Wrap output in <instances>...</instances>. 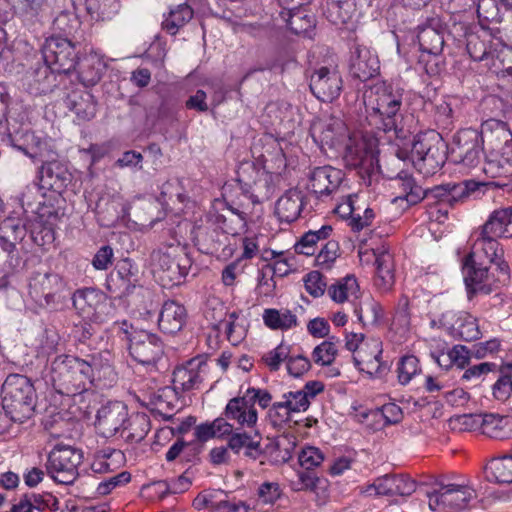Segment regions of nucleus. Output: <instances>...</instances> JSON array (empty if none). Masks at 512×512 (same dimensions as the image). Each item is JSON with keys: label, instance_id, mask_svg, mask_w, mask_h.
<instances>
[{"label": "nucleus", "instance_id": "f257e3e1", "mask_svg": "<svg viewBox=\"0 0 512 512\" xmlns=\"http://www.w3.org/2000/svg\"><path fill=\"white\" fill-rule=\"evenodd\" d=\"M246 224L245 212L234 208L225 200L215 199L209 211L195 223L192 230L193 239L202 252L226 259L231 257L236 249L231 244H225L228 235L239 234L245 229Z\"/></svg>", "mask_w": 512, "mask_h": 512}, {"label": "nucleus", "instance_id": "f03ea898", "mask_svg": "<svg viewBox=\"0 0 512 512\" xmlns=\"http://www.w3.org/2000/svg\"><path fill=\"white\" fill-rule=\"evenodd\" d=\"M403 94L402 88L385 81L377 82L364 91L366 120L373 129L393 132L397 138L405 137L403 128H399Z\"/></svg>", "mask_w": 512, "mask_h": 512}, {"label": "nucleus", "instance_id": "7ed1b4c3", "mask_svg": "<svg viewBox=\"0 0 512 512\" xmlns=\"http://www.w3.org/2000/svg\"><path fill=\"white\" fill-rule=\"evenodd\" d=\"M152 261L154 275L164 288L182 284L192 267L186 247L176 237H172L170 242H163L152 253Z\"/></svg>", "mask_w": 512, "mask_h": 512}, {"label": "nucleus", "instance_id": "20e7f679", "mask_svg": "<svg viewBox=\"0 0 512 512\" xmlns=\"http://www.w3.org/2000/svg\"><path fill=\"white\" fill-rule=\"evenodd\" d=\"M42 54L46 67L39 69L36 75L38 89L46 93L55 86V73L68 74L75 69L77 52L68 38L52 36L45 41Z\"/></svg>", "mask_w": 512, "mask_h": 512}, {"label": "nucleus", "instance_id": "39448f33", "mask_svg": "<svg viewBox=\"0 0 512 512\" xmlns=\"http://www.w3.org/2000/svg\"><path fill=\"white\" fill-rule=\"evenodd\" d=\"M90 371L86 360L62 354L51 361L49 379L59 394L76 396L88 390Z\"/></svg>", "mask_w": 512, "mask_h": 512}, {"label": "nucleus", "instance_id": "423d86ee", "mask_svg": "<svg viewBox=\"0 0 512 512\" xmlns=\"http://www.w3.org/2000/svg\"><path fill=\"white\" fill-rule=\"evenodd\" d=\"M1 393L3 408L10 414L11 421L22 423L30 418L35 407V390L26 376L8 375Z\"/></svg>", "mask_w": 512, "mask_h": 512}, {"label": "nucleus", "instance_id": "0eeeda50", "mask_svg": "<svg viewBox=\"0 0 512 512\" xmlns=\"http://www.w3.org/2000/svg\"><path fill=\"white\" fill-rule=\"evenodd\" d=\"M447 145L434 130L417 134L412 141L411 159L425 176L435 174L446 161Z\"/></svg>", "mask_w": 512, "mask_h": 512}, {"label": "nucleus", "instance_id": "6e6552de", "mask_svg": "<svg viewBox=\"0 0 512 512\" xmlns=\"http://www.w3.org/2000/svg\"><path fill=\"white\" fill-rule=\"evenodd\" d=\"M376 142L371 136L354 134L346 144L343 156L346 166L358 170L362 178L379 172Z\"/></svg>", "mask_w": 512, "mask_h": 512}, {"label": "nucleus", "instance_id": "1a4fd4ad", "mask_svg": "<svg viewBox=\"0 0 512 512\" xmlns=\"http://www.w3.org/2000/svg\"><path fill=\"white\" fill-rule=\"evenodd\" d=\"M484 140L476 129H462L452 138L449 146V156L455 164L466 169L478 167L484 157Z\"/></svg>", "mask_w": 512, "mask_h": 512}, {"label": "nucleus", "instance_id": "9d476101", "mask_svg": "<svg viewBox=\"0 0 512 512\" xmlns=\"http://www.w3.org/2000/svg\"><path fill=\"white\" fill-rule=\"evenodd\" d=\"M82 460L81 450L71 446L58 445L49 453L46 469L54 481L70 485L79 476L78 467Z\"/></svg>", "mask_w": 512, "mask_h": 512}, {"label": "nucleus", "instance_id": "9b49d317", "mask_svg": "<svg viewBox=\"0 0 512 512\" xmlns=\"http://www.w3.org/2000/svg\"><path fill=\"white\" fill-rule=\"evenodd\" d=\"M129 354L149 371L157 370L164 355V344L154 333L146 330L134 331L129 337Z\"/></svg>", "mask_w": 512, "mask_h": 512}, {"label": "nucleus", "instance_id": "f8f14e48", "mask_svg": "<svg viewBox=\"0 0 512 512\" xmlns=\"http://www.w3.org/2000/svg\"><path fill=\"white\" fill-rule=\"evenodd\" d=\"M462 269L469 300H472L476 294L492 293L500 281L494 273L490 272V268L484 261L472 258V256L464 258Z\"/></svg>", "mask_w": 512, "mask_h": 512}, {"label": "nucleus", "instance_id": "ddd939ff", "mask_svg": "<svg viewBox=\"0 0 512 512\" xmlns=\"http://www.w3.org/2000/svg\"><path fill=\"white\" fill-rule=\"evenodd\" d=\"M438 488L428 492L429 508L436 510L438 507L450 509H465L476 498L475 490L466 484L440 482Z\"/></svg>", "mask_w": 512, "mask_h": 512}, {"label": "nucleus", "instance_id": "4468645a", "mask_svg": "<svg viewBox=\"0 0 512 512\" xmlns=\"http://www.w3.org/2000/svg\"><path fill=\"white\" fill-rule=\"evenodd\" d=\"M342 87V77L336 67H319L310 76L309 88L322 102H332L338 98Z\"/></svg>", "mask_w": 512, "mask_h": 512}, {"label": "nucleus", "instance_id": "2eb2a0df", "mask_svg": "<svg viewBox=\"0 0 512 512\" xmlns=\"http://www.w3.org/2000/svg\"><path fill=\"white\" fill-rule=\"evenodd\" d=\"M209 374L208 364L201 357L190 359L175 368L173 372V388L177 392H189L200 389Z\"/></svg>", "mask_w": 512, "mask_h": 512}, {"label": "nucleus", "instance_id": "dca6fc26", "mask_svg": "<svg viewBox=\"0 0 512 512\" xmlns=\"http://www.w3.org/2000/svg\"><path fill=\"white\" fill-rule=\"evenodd\" d=\"M73 306L82 318L102 322L109 303L103 292L94 288H85L74 293Z\"/></svg>", "mask_w": 512, "mask_h": 512}, {"label": "nucleus", "instance_id": "f3484780", "mask_svg": "<svg viewBox=\"0 0 512 512\" xmlns=\"http://www.w3.org/2000/svg\"><path fill=\"white\" fill-rule=\"evenodd\" d=\"M382 352L380 339L368 338L353 355L354 365L361 372L380 377L388 370V365L381 361Z\"/></svg>", "mask_w": 512, "mask_h": 512}, {"label": "nucleus", "instance_id": "a211bd4d", "mask_svg": "<svg viewBox=\"0 0 512 512\" xmlns=\"http://www.w3.org/2000/svg\"><path fill=\"white\" fill-rule=\"evenodd\" d=\"M379 70V58L371 48L357 43L351 47L349 72L353 78L364 82L378 75Z\"/></svg>", "mask_w": 512, "mask_h": 512}, {"label": "nucleus", "instance_id": "6ab92c4d", "mask_svg": "<svg viewBox=\"0 0 512 512\" xmlns=\"http://www.w3.org/2000/svg\"><path fill=\"white\" fill-rule=\"evenodd\" d=\"M128 420V409L123 402L115 401L102 406L97 412L96 428L100 435L110 438L120 436Z\"/></svg>", "mask_w": 512, "mask_h": 512}, {"label": "nucleus", "instance_id": "aec40b11", "mask_svg": "<svg viewBox=\"0 0 512 512\" xmlns=\"http://www.w3.org/2000/svg\"><path fill=\"white\" fill-rule=\"evenodd\" d=\"M61 287L62 280L58 274L35 272L29 281V294L41 306H49Z\"/></svg>", "mask_w": 512, "mask_h": 512}, {"label": "nucleus", "instance_id": "412c9836", "mask_svg": "<svg viewBox=\"0 0 512 512\" xmlns=\"http://www.w3.org/2000/svg\"><path fill=\"white\" fill-rule=\"evenodd\" d=\"M343 178L340 169L329 165L315 167L309 174V188L318 198L329 196L339 189Z\"/></svg>", "mask_w": 512, "mask_h": 512}, {"label": "nucleus", "instance_id": "4be33fe9", "mask_svg": "<svg viewBox=\"0 0 512 512\" xmlns=\"http://www.w3.org/2000/svg\"><path fill=\"white\" fill-rule=\"evenodd\" d=\"M90 368L88 386L96 383L102 386H112L117 380V373L113 366V356L109 351H102L90 355L85 359Z\"/></svg>", "mask_w": 512, "mask_h": 512}, {"label": "nucleus", "instance_id": "5701e85b", "mask_svg": "<svg viewBox=\"0 0 512 512\" xmlns=\"http://www.w3.org/2000/svg\"><path fill=\"white\" fill-rule=\"evenodd\" d=\"M467 256H472V258L481 261H484L485 258L489 263L496 264L504 277L503 281L508 279V266L502 260L503 250L500 248L497 237L481 235L480 232L473 244L472 251Z\"/></svg>", "mask_w": 512, "mask_h": 512}, {"label": "nucleus", "instance_id": "b1692460", "mask_svg": "<svg viewBox=\"0 0 512 512\" xmlns=\"http://www.w3.org/2000/svg\"><path fill=\"white\" fill-rule=\"evenodd\" d=\"M256 178L252 183L246 181L242 175H239L238 182L244 195L254 204L261 203L271 198L276 190L274 175L267 171H256Z\"/></svg>", "mask_w": 512, "mask_h": 512}, {"label": "nucleus", "instance_id": "393cba45", "mask_svg": "<svg viewBox=\"0 0 512 512\" xmlns=\"http://www.w3.org/2000/svg\"><path fill=\"white\" fill-rule=\"evenodd\" d=\"M106 67L103 56L96 52L84 55L75 63L78 79L85 87L96 85L101 80Z\"/></svg>", "mask_w": 512, "mask_h": 512}, {"label": "nucleus", "instance_id": "a878e982", "mask_svg": "<svg viewBox=\"0 0 512 512\" xmlns=\"http://www.w3.org/2000/svg\"><path fill=\"white\" fill-rule=\"evenodd\" d=\"M373 254L376 265L375 286L381 292H388L395 283L393 255L385 246L374 249Z\"/></svg>", "mask_w": 512, "mask_h": 512}, {"label": "nucleus", "instance_id": "bb28decb", "mask_svg": "<svg viewBox=\"0 0 512 512\" xmlns=\"http://www.w3.org/2000/svg\"><path fill=\"white\" fill-rule=\"evenodd\" d=\"M226 419L236 421L240 426L253 427L258 420L257 410L251 403V398L245 393L241 397L230 399L224 409Z\"/></svg>", "mask_w": 512, "mask_h": 512}, {"label": "nucleus", "instance_id": "cd10ccee", "mask_svg": "<svg viewBox=\"0 0 512 512\" xmlns=\"http://www.w3.org/2000/svg\"><path fill=\"white\" fill-rule=\"evenodd\" d=\"M186 320V308L174 300H168L160 311L158 326L166 334H176L183 328Z\"/></svg>", "mask_w": 512, "mask_h": 512}, {"label": "nucleus", "instance_id": "c85d7f7f", "mask_svg": "<svg viewBox=\"0 0 512 512\" xmlns=\"http://www.w3.org/2000/svg\"><path fill=\"white\" fill-rule=\"evenodd\" d=\"M304 196L297 189H289L276 202L275 214L281 222L291 223L298 219L303 208Z\"/></svg>", "mask_w": 512, "mask_h": 512}, {"label": "nucleus", "instance_id": "c756f323", "mask_svg": "<svg viewBox=\"0 0 512 512\" xmlns=\"http://www.w3.org/2000/svg\"><path fill=\"white\" fill-rule=\"evenodd\" d=\"M11 8L23 23H40L49 9L48 0H12Z\"/></svg>", "mask_w": 512, "mask_h": 512}, {"label": "nucleus", "instance_id": "7c9ffc66", "mask_svg": "<svg viewBox=\"0 0 512 512\" xmlns=\"http://www.w3.org/2000/svg\"><path fill=\"white\" fill-rule=\"evenodd\" d=\"M228 447L235 454H239L243 450L244 455L253 460L263 455L259 433L250 435L246 432L235 431L228 438Z\"/></svg>", "mask_w": 512, "mask_h": 512}, {"label": "nucleus", "instance_id": "2f4dec72", "mask_svg": "<svg viewBox=\"0 0 512 512\" xmlns=\"http://www.w3.org/2000/svg\"><path fill=\"white\" fill-rule=\"evenodd\" d=\"M66 105L75 113L79 121H90L97 112L95 98L87 91L73 92L67 97Z\"/></svg>", "mask_w": 512, "mask_h": 512}, {"label": "nucleus", "instance_id": "473e14b6", "mask_svg": "<svg viewBox=\"0 0 512 512\" xmlns=\"http://www.w3.org/2000/svg\"><path fill=\"white\" fill-rule=\"evenodd\" d=\"M482 433L490 438L504 440L512 436V417L484 414Z\"/></svg>", "mask_w": 512, "mask_h": 512}, {"label": "nucleus", "instance_id": "72a5a7b5", "mask_svg": "<svg viewBox=\"0 0 512 512\" xmlns=\"http://www.w3.org/2000/svg\"><path fill=\"white\" fill-rule=\"evenodd\" d=\"M358 0H328L327 18L335 25L347 24L358 13Z\"/></svg>", "mask_w": 512, "mask_h": 512}, {"label": "nucleus", "instance_id": "f704fd0d", "mask_svg": "<svg viewBox=\"0 0 512 512\" xmlns=\"http://www.w3.org/2000/svg\"><path fill=\"white\" fill-rule=\"evenodd\" d=\"M327 292L334 302L343 303L348 301L354 305V301L359 298L360 289L356 278L348 275L330 285Z\"/></svg>", "mask_w": 512, "mask_h": 512}, {"label": "nucleus", "instance_id": "c9c22d12", "mask_svg": "<svg viewBox=\"0 0 512 512\" xmlns=\"http://www.w3.org/2000/svg\"><path fill=\"white\" fill-rule=\"evenodd\" d=\"M150 430V420L144 413L128 415V420L122 428L120 438L127 442L138 443L142 441Z\"/></svg>", "mask_w": 512, "mask_h": 512}, {"label": "nucleus", "instance_id": "e433bc0d", "mask_svg": "<svg viewBox=\"0 0 512 512\" xmlns=\"http://www.w3.org/2000/svg\"><path fill=\"white\" fill-rule=\"evenodd\" d=\"M395 187L399 190L395 200H406L409 205H415L425 198V189L407 173L398 175L395 179Z\"/></svg>", "mask_w": 512, "mask_h": 512}, {"label": "nucleus", "instance_id": "4c0bfd02", "mask_svg": "<svg viewBox=\"0 0 512 512\" xmlns=\"http://www.w3.org/2000/svg\"><path fill=\"white\" fill-rule=\"evenodd\" d=\"M193 9L186 3L172 7L168 14L164 15L162 29L170 35H176L192 18Z\"/></svg>", "mask_w": 512, "mask_h": 512}, {"label": "nucleus", "instance_id": "58836bf2", "mask_svg": "<svg viewBox=\"0 0 512 512\" xmlns=\"http://www.w3.org/2000/svg\"><path fill=\"white\" fill-rule=\"evenodd\" d=\"M98 221L101 226L110 227L128 215L126 204L120 197H113L104 206L98 205Z\"/></svg>", "mask_w": 512, "mask_h": 512}, {"label": "nucleus", "instance_id": "ea45409f", "mask_svg": "<svg viewBox=\"0 0 512 512\" xmlns=\"http://www.w3.org/2000/svg\"><path fill=\"white\" fill-rule=\"evenodd\" d=\"M486 478L499 484L512 483V456L493 458L485 467Z\"/></svg>", "mask_w": 512, "mask_h": 512}, {"label": "nucleus", "instance_id": "a19ab883", "mask_svg": "<svg viewBox=\"0 0 512 512\" xmlns=\"http://www.w3.org/2000/svg\"><path fill=\"white\" fill-rule=\"evenodd\" d=\"M177 401L178 392L171 387L161 388L151 396L153 410L165 420L173 419V413L170 412L175 409Z\"/></svg>", "mask_w": 512, "mask_h": 512}, {"label": "nucleus", "instance_id": "79ce46f5", "mask_svg": "<svg viewBox=\"0 0 512 512\" xmlns=\"http://www.w3.org/2000/svg\"><path fill=\"white\" fill-rule=\"evenodd\" d=\"M124 454L117 449L104 448L97 451L91 463V470L94 473L103 474L112 472L119 468Z\"/></svg>", "mask_w": 512, "mask_h": 512}, {"label": "nucleus", "instance_id": "37998d69", "mask_svg": "<svg viewBox=\"0 0 512 512\" xmlns=\"http://www.w3.org/2000/svg\"><path fill=\"white\" fill-rule=\"evenodd\" d=\"M264 324L272 330H289L298 326L297 316L288 309L268 308L263 312Z\"/></svg>", "mask_w": 512, "mask_h": 512}, {"label": "nucleus", "instance_id": "c03bdc74", "mask_svg": "<svg viewBox=\"0 0 512 512\" xmlns=\"http://www.w3.org/2000/svg\"><path fill=\"white\" fill-rule=\"evenodd\" d=\"M332 231V226L323 225L318 230H310L306 232L295 244V252L306 256L314 255L317 243L319 241L327 240L332 234Z\"/></svg>", "mask_w": 512, "mask_h": 512}, {"label": "nucleus", "instance_id": "a18cd8bd", "mask_svg": "<svg viewBox=\"0 0 512 512\" xmlns=\"http://www.w3.org/2000/svg\"><path fill=\"white\" fill-rule=\"evenodd\" d=\"M353 312L363 326L377 324L383 315L380 303L372 298L354 304Z\"/></svg>", "mask_w": 512, "mask_h": 512}, {"label": "nucleus", "instance_id": "49530a36", "mask_svg": "<svg viewBox=\"0 0 512 512\" xmlns=\"http://www.w3.org/2000/svg\"><path fill=\"white\" fill-rule=\"evenodd\" d=\"M450 205L464 202L471 196H478L479 191L486 184L474 180H464L459 183L449 182Z\"/></svg>", "mask_w": 512, "mask_h": 512}, {"label": "nucleus", "instance_id": "de8ad7c7", "mask_svg": "<svg viewBox=\"0 0 512 512\" xmlns=\"http://www.w3.org/2000/svg\"><path fill=\"white\" fill-rule=\"evenodd\" d=\"M89 14L97 20H111L120 10L118 0H86Z\"/></svg>", "mask_w": 512, "mask_h": 512}, {"label": "nucleus", "instance_id": "09e8293b", "mask_svg": "<svg viewBox=\"0 0 512 512\" xmlns=\"http://www.w3.org/2000/svg\"><path fill=\"white\" fill-rule=\"evenodd\" d=\"M507 228V210L506 208L494 210L481 227V235H490V237H505Z\"/></svg>", "mask_w": 512, "mask_h": 512}, {"label": "nucleus", "instance_id": "8fccbe9b", "mask_svg": "<svg viewBox=\"0 0 512 512\" xmlns=\"http://www.w3.org/2000/svg\"><path fill=\"white\" fill-rule=\"evenodd\" d=\"M131 269L130 261L124 260L110 276V282L116 285L122 294L131 292L137 282V276Z\"/></svg>", "mask_w": 512, "mask_h": 512}, {"label": "nucleus", "instance_id": "3c124183", "mask_svg": "<svg viewBox=\"0 0 512 512\" xmlns=\"http://www.w3.org/2000/svg\"><path fill=\"white\" fill-rule=\"evenodd\" d=\"M418 41L422 52L439 55L443 50V35L434 28H423L418 34Z\"/></svg>", "mask_w": 512, "mask_h": 512}, {"label": "nucleus", "instance_id": "603ef678", "mask_svg": "<svg viewBox=\"0 0 512 512\" xmlns=\"http://www.w3.org/2000/svg\"><path fill=\"white\" fill-rule=\"evenodd\" d=\"M219 325L224 326L227 339L232 345H238L246 337L247 330L244 323L239 322V313L236 311L229 313Z\"/></svg>", "mask_w": 512, "mask_h": 512}, {"label": "nucleus", "instance_id": "864d4df0", "mask_svg": "<svg viewBox=\"0 0 512 512\" xmlns=\"http://www.w3.org/2000/svg\"><path fill=\"white\" fill-rule=\"evenodd\" d=\"M226 499L227 495L222 490H205L196 496L193 506L197 510L210 508L214 509V512H220Z\"/></svg>", "mask_w": 512, "mask_h": 512}, {"label": "nucleus", "instance_id": "5fc2aeb1", "mask_svg": "<svg viewBox=\"0 0 512 512\" xmlns=\"http://www.w3.org/2000/svg\"><path fill=\"white\" fill-rule=\"evenodd\" d=\"M500 373V377L493 385V396L504 402L512 395V363L501 366Z\"/></svg>", "mask_w": 512, "mask_h": 512}, {"label": "nucleus", "instance_id": "6e6d98bb", "mask_svg": "<svg viewBox=\"0 0 512 512\" xmlns=\"http://www.w3.org/2000/svg\"><path fill=\"white\" fill-rule=\"evenodd\" d=\"M52 25L55 32L63 34L67 38L74 35L79 29L80 21L74 13L63 11L56 16Z\"/></svg>", "mask_w": 512, "mask_h": 512}, {"label": "nucleus", "instance_id": "4d7b16f0", "mask_svg": "<svg viewBox=\"0 0 512 512\" xmlns=\"http://www.w3.org/2000/svg\"><path fill=\"white\" fill-rule=\"evenodd\" d=\"M293 412L288 410L284 400L274 402L268 410V421L277 430L283 429L291 420Z\"/></svg>", "mask_w": 512, "mask_h": 512}, {"label": "nucleus", "instance_id": "13d9d810", "mask_svg": "<svg viewBox=\"0 0 512 512\" xmlns=\"http://www.w3.org/2000/svg\"><path fill=\"white\" fill-rule=\"evenodd\" d=\"M41 181L51 188H60L66 181V173L57 163H48L41 167Z\"/></svg>", "mask_w": 512, "mask_h": 512}, {"label": "nucleus", "instance_id": "bf43d9fd", "mask_svg": "<svg viewBox=\"0 0 512 512\" xmlns=\"http://www.w3.org/2000/svg\"><path fill=\"white\" fill-rule=\"evenodd\" d=\"M420 371L419 360L414 355L403 356L398 364V380L402 385L408 384Z\"/></svg>", "mask_w": 512, "mask_h": 512}, {"label": "nucleus", "instance_id": "052dcab7", "mask_svg": "<svg viewBox=\"0 0 512 512\" xmlns=\"http://www.w3.org/2000/svg\"><path fill=\"white\" fill-rule=\"evenodd\" d=\"M339 256V244L337 241H327L321 250L316 255V265L323 268L329 269L337 257Z\"/></svg>", "mask_w": 512, "mask_h": 512}, {"label": "nucleus", "instance_id": "680f3d73", "mask_svg": "<svg viewBox=\"0 0 512 512\" xmlns=\"http://www.w3.org/2000/svg\"><path fill=\"white\" fill-rule=\"evenodd\" d=\"M289 354L290 347L281 343L273 350L263 354L262 361L271 371H277L281 363L288 359Z\"/></svg>", "mask_w": 512, "mask_h": 512}, {"label": "nucleus", "instance_id": "e2e57ef3", "mask_svg": "<svg viewBox=\"0 0 512 512\" xmlns=\"http://www.w3.org/2000/svg\"><path fill=\"white\" fill-rule=\"evenodd\" d=\"M457 331L465 341L476 340L481 334L476 318L471 315H465L458 319Z\"/></svg>", "mask_w": 512, "mask_h": 512}, {"label": "nucleus", "instance_id": "0e129e2a", "mask_svg": "<svg viewBox=\"0 0 512 512\" xmlns=\"http://www.w3.org/2000/svg\"><path fill=\"white\" fill-rule=\"evenodd\" d=\"M337 354L335 343L327 340L316 346L313 350V359L315 363L326 366L330 365Z\"/></svg>", "mask_w": 512, "mask_h": 512}, {"label": "nucleus", "instance_id": "69168bd1", "mask_svg": "<svg viewBox=\"0 0 512 512\" xmlns=\"http://www.w3.org/2000/svg\"><path fill=\"white\" fill-rule=\"evenodd\" d=\"M298 460L304 469L313 470L324 461V455L320 449L308 446L301 450Z\"/></svg>", "mask_w": 512, "mask_h": 512}, {"label": "nucleus", "instance_id": "338daca9", "mask_svg": "<svg viewBox=\"0 0 512 512\" xmlns=\"http://www.w3.org/2000/svg\"><path fill=\"white\" fill-rule=\"evenodd\" d=\"M59 344V334L53 329H46L41 337L38 353L48 357L59 351Z\"/></svg>", "mask_w": 512, "mask_h": 512}, {"label": "nucleus", "instance_id": "774afa93", "mask_svg": "<svg viewBox=\"0 0 512 512\" xmlns=\"http://www.w3.org/2000/svg\"><path fill=\"white\" fill-rule=\"evenodd\" d=\"M282 400H284L288 410L293 413L306 411L310 405V400L307 399V395L300 390L283 394Z\"/></svg>", "mask_w": 512, "mask_h": 512}]
</instances>
